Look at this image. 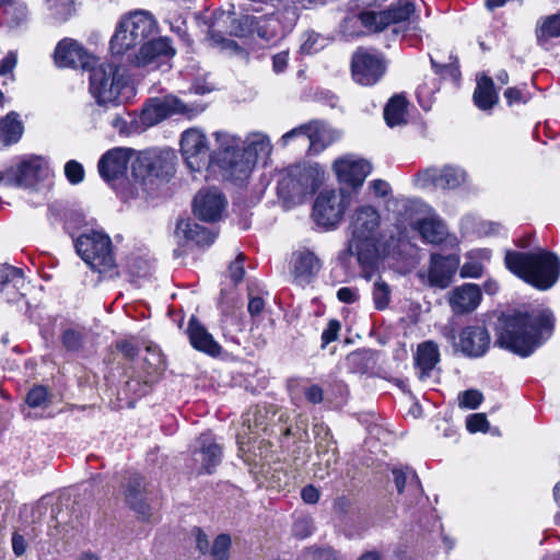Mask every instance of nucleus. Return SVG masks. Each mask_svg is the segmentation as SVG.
<instances>
[{
    "instance_id": "f257e3e1",
    "label": "nucleus",
    "mask_w": 560,
    "mask_h": 560,
    "mask_svg": "<svg viewBox=\"0 0 560 560\" xmlns=\"http://www.w3.org/2000/svg\"><path fill=\"white\" fill-rule=\"evenodd\" d=\"M553 327V315L546 307L511 310L498 318L494 343L527 358L551 337Z\"/></svg>"
},
{
    "instance_id": "f03ea898",
    "label": "nucleus",
    "mask_w": 560,
    "mask_h": 560,
    "mask_svg": "<svg viewBox=\"0 0 560 560\" xmlns=\"http://www.w3.org/2000/svg\"><path fill=\"white\" fill-rule=\"evenodd\" d=\"M380 225L381 215L374 207H359L351 218V237L339 258L347 261L355 256L363 268L372 267L380 256Z\"/></svg>"
},
{
    "instance_id": "7ed1b4c3",
    "label": "nucleus",
    "mask_w": 560,
    "mask_h": 560,
    "mask_svg": "<svg viewBox=\"0 0 560 560\" xmlns=\"http://www.w3.org/2000/svg\"><path fill=\"white\" fill-rule=\"evenodd\" d=\"M504 262L511 272L538 290L552 288L560 277V258L544 248L508 250Z\"/></svg>"
},
{
    "instance_id": "20e7f679",
    "label": "nucleus",
    "mask_w": 560,
    "mask_h": 560,
    "mask_svg": "<svg viewBox=\"0 0 560 560\" xmlns=\"http://www.w3.org/2000/svg\"><path fill=\"white\" fill-rule=\"evenodd\" d=\"M318 165H293L279 174L277 195L288 209L302 203L322 183Z\"/></svg>"
},
{
    "instance_id": "39448f33",
    "label": "nucleus",
    "mask_w": 560,
    "mask_h": 560,
    "mask_svg": "<svg viewBox=\"0 0 560 560\" xmlns=\"http://www.w3.org/2000/svg\"><path fill=\"white\" fill-rule=\"evenodd\" d=\"M89 71L90 91L98 105H119L129 90V78L126 70L113 62L94 63Z\"/></svg>"
},
{
    "instance_id": "423d86ee",
    "label": "nucleus",
    "mask_w": 560,
    "mask_h": 560,
    "mask_svg": "<svg viewBox=\"0 0 560 560\" xmlns=\"http://www.w3.org/2000/svg\"><path fill=\"white\" fill-rule=\"evenodd\" d=\"M156 32V22L147 11H136L122 18L109 42L113 56L128 54L142 46Z\"/></svg>"
},
{
    "instance_id": "0eeeda50",
    "label": "nucleus",
    "mask_w": 560,
    "mask_h": 560,
    "mask_svg": "<svg viewBox=\"0 0 560 560\" xmlns=\"http://www.w3.org/2000/svg\"><path fill=\"white\" fill-rule=\"evenodd\" d=\"M217 148L211 153L210 163L217 165L223 175L234 182H242L249 175V162L245 160L242 139L226 131L213 133Z\"/></svg>"
},
{
    "instance_id": "6e6552de",
    "label": "nucleus",
    "mask_w": 560,
    "mask_h": 560,
    "mask_svg": "<svg viewBox=\"0 0 560 560\" xmlns=\"http://www.w3.org/2000/svg\"><path fill=\"white\" fill-rule=\"evenodd\" d=\"M74 246L77 253L93 270L110 278L117 275L112 241L108 235L91 231L80 235Z\"/></svg>"
},
{
    "instance_id": "1a4fd4ad",
    "label": "nucleus",
    "mask_w": 560,
    "mask_h": 560,
    "mask_svg": "<svg viewBox=\"0 0 560 560\" xmlns=\"http://www.w3.org/2000/svg\"><path fill=\"white\" fill-rule=\"evenodd\" d=\"M131 172L135 179L143 185L154 179H168L174 173V155L171 151L140 152L131 163Z\"/></svg>"
},
{
    "instance_id": "9d476101",
    "label": "nucleus",
    "mask_w": 560,
    "mask_h": 560,
    "mask_svg": "<svg viewBox=\"0 0 560 560\" xmlns=\"http://www.w3.org/2000/svg\"><path fill=\"white\" fill-rule=\"evenodd\" d=\"M350 196L342 190H323L314 202L313 218L318 225L335 228L349 207Z\"/></svg>"
},
{
    "instance_id": "9b49d317",
    "label": "nucleus",
    "mask_w": 560,
    "mask_h": 560,
    "mask_svg": "<svg viewBox=\"0 0 560 560\" xmlns=\"http://www.w3.org/2000/svg\"><path fill=\"white\" fill-rule=\"evenodd\" d=\"M415 9L412 0H399L396 4H393L385 11H362L359 19L368 31L378 33L390 24H398L409 20L413 14Z\"/></svg>"
},
{
    "instance_id": "f8f14e48",
    "label": "nucleus",
    "mask_w": 560,
    "mask_h": 560,
    "mask_svg": "<svg viewBox=\"0 0 560 560\" xmlns=\"http://www.w3.org/2000/svg\"><path fill=\"white\" fill-rule=\"evenodd\" d=\"M386 71L382 55L358 49L351 59V73L354 82L363 86L377 83Z\"/></svg>"
},
{
    "instance_id": "ddd939ff",
    "label": "nucleus",
    "mask_w": 560,
    "mask_h": 560,
    "mask_svg": "<svg viewBox=\"0 0 560 560\" xmlns=\"http://www.w3.org/2000/svg\"><path fill=\"white\" fill-rule=\"evenodd\" d=\"M180 152L191 172H200L210 164L211 153L207 137L197 128H190L183 132Z\"/></svg>"
},
{
    "instance_id": "4468645a",
    "label": "nucleus",
    "mask_w": 560,
    "mask_h": 560,
    "mask_svg": "<svg viewBox=\"0 0 560 560\" xmlns=\"http://www.w3.org/2000/svg\"><path fill=\"white\" fill-rule=\"evenodd\" d=\"M300 137L308 142V151L312 154H318L331 144L338 138V135L326 124L312 121L285 132L281 137V142L287 145L292 139Z\"/></svg>"
},
{
    "instance_id": "2eb2a0df",
    "label": "nucleus",
    "mask_w": 560,
    "mask_h": 560,
    "mask_svg": "<svg viewBox=\"0 0 560 560\" xmlns=\"http://www.w3.org/2000/svg\"><path fill=\"white\" fill-rule=\"evenodd\" d=\"M50 175L48 163L42 156L23 160L15 168L4 173L5 186L31 187Z\"/></svg>"
},
{
    "instance_id": "dca6fc26",
    "label": "nucleus",
    "mask_w": 560,
    "mask_h": 560,
    "mask_svg": "<svg viewBox=\"0 0 560 560\" xmlns=\"http://www.w3.org/2000/svg\"><path fill=\"white\" fill-rule=\"evenodd\" d=\"M175 55L170 39L161 37L158 39H148L137 54L128 55V60L136 67H143L150 70L167 66L168 61Z\"/></svg>"
},
{
    "instance_id": "f3484780",
    "label": "nucleus",
    "mask_w": 560,
    "mask_h": 560,
    "mask_svg": "<svg viewBox=\"0 0 560 560\" xmlns=\"http://www.w3.org/2000/svg\"><path fill=\"white\" fill-rule=\"evenodd\" d=\"M467 179V173L459 166L445 165L441 168L431 166L416 175V183L421 188L434 186L442 189H455Z\"/></svg>"
},
{
    "instance_id": "a211bd4d",
    "label": "nucleus",
    "mask_w": 560,
    "mask_h": 560,
    "mask_svg": "<svg viewBox=\"0 0 560 560\" xmlns=\"http://www.w3.org/2000/svg\"><path fill=\"white\" fill-rule=\"evenodd\" d=\"M459 267V256L450 254L443 256L434 253L430 257V265L427 275L419 272V277L425 279L427 283L436 289L447 288Z\"/></svg>"
},
{
    "instance_id": "6ab92c4d",
    "label": "nucleus",
    "mask_w": 560,
    "mask_h": 560,
    "mask_svg": "<svg viewBox=\"0 0 560 560\" xmlns=\"http://www.w3.org/2000/svg\"><path fill=\"white\" fill-rule=\"evenodd\" d=\"M54 57L58 67L89 70L96 63L94 56L90 55L77 40L70 38L58 43Z\"/></svg>"
},
{
    "instance_id": "aec40b11",
    "label": "nucleus",
    "mask_w": 560,
    "mask_h": 560,
    "mask_svg": "<svg viewBox=\"0 0 560 560\" xmlns=\"http://www.w3.org/2000/svg\"><path fill=\"white\" fill-rule=\"evenodd\" d=\"M133 153L132 149L120 147L105 152L97 163L101 177L107 183L124 177Z\"/></svg>"
},
{
    "instance_id": "412c9836",
    "label": "nucleus",
    "mask_w": 560,
    "mask_h": 560,
    "mask_svg": "<svg viewBox=\"0 0 560 560\" xmlns=\"http://www.w3.org/2000/svg\"><path fill=\"white\" fill-rule=\"evenodd\" d=\"M332 167L339 182L353 188L361 186L372 170L368 161L354 155L339 158L334 162Z\"/></svg>"
},
{
    "instance_id": "4be33fe9",
    "label": "nucleus",
    "mask_w": 560,
    "mask_h": 560,
    "mask_svg": "<svg viewBox=\"0 0 560 560\" xmlns=\"http://www.w3.org/2000/svg\"><path fill=\"white\" fill-rule=\"evenodd\" d=\"M226 207V199L217 188L200 190L194 199V212L202 221L219 220Z\"/></svg>"
},
{
    "instance_id": "5701e85b",
    "label": "nucleus",
    "mask_w": 560,
    "mask_h": 560,
    "mask_svg": "<svg viewBox=\"0 0 560 560\" xmlns=\"http://www.w3.org/2000/svg\"><path fill=\"white\" fill-rule=\"evenodd\" d=\"M125 500L142 520H149L153 508L150 503V493L143 485V478L131 475L125 486Z\"/></svg>"
},
{
    "instance_id": "b1692460",
    "label": "nucleus",
    "mask_w": 560,
    "mask_h": 560,
    "mask_svg": "<svg viewBox=\"0 0 560 560\" xmlns=\"http://www.w3.org/2000/svg\"><path fill=\"white\" fill-rule=\"evenodd\" d=\"M222 457L221 446L211 433L201 434L196 441L192 458L202 472L211 474L220 464Z\"/></svg>"
},
{
    "instance_id": "393cba45",
    "label": "nucleus",
    "mask_w": 560,
    "mask_h": 560,
    "mask_svg": "<svg viewBox=\"0 0 560 560\" xmlns=\"http://www.w3.org/2000/svg\"><path fill=\"white\" fill-rule=\"evenodd\" d=\"M490 345L488 330L481 326L465 327L459 334V349L467 357L483 355Z\"/></svg>"
},
{
    "instance_id": "a878e982",
    "label": "nucleus",
    "mask_w": 560,
    "mask_h": 560,
    "mask_svg": "<svg viewBox=\"0 0 560 560\" xmlns=\"http://www.w3.org/2000/svg\"><path fill=\"white\" fill-rule=\"evenodd\" d=\"M175 236L178 238V242L203 247L210 246L214 242L217 234L190 219H182L176 224Z\"/></svg>"
},
{
    "instance_id": "bb28decb",
    "label": "nucleus",
    "mask_w": 560,
    "mask_h": 560,
    "mask_svg": "<svg viewBox=\"0 0 560 560\" xmlns=\"http://www.w3.org/2000/svg\"><path fill=\"white\" fill-rule=\"evenodd\" d=\"M481 301V291L477 284L464 283L452 290L450 305L455 314L470 313Z\"/></svg>"
},
{
    "instance_id": "cd10ccee",
    "label": "nucleus",
    "mask_w": 560,
    "mask_h": 560,
    "mask_svg": "<svg viewBox=\"0 0 560 560\" xmlns=\"http://www.w3.org/2000/svg\"><path fill=\"white\" fill-rule=\"evenodd\" d=\"M245 160H248L249 173L259 160H267L272 152L269 137L262 132H252L242 140Z\"/></svg>"
},
{
    "instance_id": "c85d7f7f",
    "label": "nucleus",
    "mask_w": 560,
    "mask_h": 560,
    "mask_svg": "<svg viewBox=\"0 0 560 560\" xmlns=\"http://www.w3.org/2000/svg\"><path fill=\"white\" fill-rule=\"evenodd\" d=\"M187 332L189 341L196 350L212 357L221 353V346L194 316L189 319Z\"/></svg>"
},
{
    "instance_id": "c756f323",
    "label": "nucleus",
    "mask_w": 560,
    "mask_h": 560,
    "mask_svg": "<svg viewBox=\"0 0 560 560\" xmlns=\"http://www.w3.org/2000/svg\"><path fill=\"white\" fill-rule=\"evenodd\" d=\"M292 264L295 279L305 282L314 278L322 268V262L317 256L307 249L294 253Z\"/></svg>"
},
{
    "instance_id": "7c9ffc66",
    "label": "nucleus",
    "mask_w": 560,
    "mask_h": 560,
    "mask_svg": "<svg viewBox=\"0 0 560 560\" xmlns=\"http://www.w3.org/2000/svg\"><path fill=\"white\" fill-rule=\"evenodd\" d=\"M416 368L419 370V378L425 380L440 361L439 347L434 341H424L417 348L415 355Z\"/></svg>"
},
{
    "instance_id": "2f4dec72",
    "label": "nucleus",
    "mask_w": 560,
    "mask_h": 560,
    "mask_svg": "<svg viewBox=\"0 0 560 560\" xmlns=\"http://www.w3.org/2000/svg\"><path fill=\"white\" fill-rule=\"evenodd\" d=\"M412 230L417 231L422 240L431 244H440L447 235L446 226L435 218H423L410 223Z\"/></svg>"
},
{
    "instance_id": "473e14b6",
    "label": "nucleus",
    "mask_w": 560,
    "mask_h": 560,
    "mask_svg": "<svg viewBox=\"0 0 560 560\" xmlns=\"http://www.w3.org/2000/svg\"><path fill=\"white\" fill-rule=\"evenodd\" d=\"M186 105L174 96H166L163 100H156L151 107L147 108L143 113L145 118L151 119V122H158L173 114L184 113Z\"/></svg>"
},
{
    "instance_id": "72a5a7b5",
    "label": "nucleus",
    "mask_w": 560,
    "mask_h": 560,
    "mask_svg": "<svg viewBox=\"0 0 560 560\" xmlns=\"http://www.w3.org/2000/svg\"><path fill=\"white\" fill-rule=\"evenodd\" d=\"M394 482L398 493L408 492L411 497L421 494V483L415 470L411 468H395L393 469Z\"/></svg>"
},
{
    "instance_id": "f704fd0d",
    "label": "nucleus",
    "mask_w": 560,
    "mask_h": 560,
    "mask_svg": "<svg viewBox=\"0 0 560 560\" xmlns=\"http://www.w3.org/2000/svg\"><path fill=\"white\" fill-rule=\"evenodd\" d=\"M474 102L481 110H488L498 102V94L491 78L483 75L477 81L474 92Z\"/></svg>"
},
{
    "instance_id": "c9c22d12",
    "label": "nucleus",
    "mask_w": 560,
    "mask_h": 560,
    "mask_svg": "<svg viewBox=\"0 0 560 560\" xmlns=\"http://www.w3.org/2000/svg\"><path fill=\"white\" fill-rule=\"evenodd\" d=\"M407 100L401 95L393 96L384 108V119L389 127L406 125Z\"/></svg>"
},
{
    "instance_id": "e433bc0d",
    "label": "nucleus",
    "mask_w": 560,
    "mask_h": 560,
    "mask_svg": "<svg viewBox=\"0 0 560 560\" xmlns=\"http://www.w3.org/2000/svg\"><path fill=\"white\" fill-rule=\"evenodd\" d=\"M46 18L54 24L68 21L74 14V0H45Z\"/></svg>"
},
{
    "instance_id": "4c0bfd02",
    "label": "nucleus",
    "mask_w": 560,
    "mask_h": 560,
    "mask_svg": "<svg viewBox=\"0 0 560 560\" xmlns=\"http://www.w3.org/2000/svg\"><path fill=\"white\" fill-rule=\"evenodd\" d=\"M560 37V13L541 18L536 26V38L539 46L549 39Z\"/></svg>"
},
{
    "instance_id": "58836bf2",
    "label": "nucleus",
    "mask_w": 560,
    "mask_h": 560,
    "mask_svg": "<svg viewBox=\"0 0 560 560\" xmlns=\"http://www.w3.org/2000/svg\"><path fill=\"white\" fill-rule=\"evenodd\" d=\"M281 23L275 14L256 16L254 33L265 42H271L280 36Z\"/></svg>"
},
{
    "instance_id": "ea45409f",
    "label": "nucleus",
    "mask_w": 560,
    "mask_h": 560,
    "mask_svg": "<svg viewBox=\"0 0 560 560\" xmlns=\"http://www.w3.org/2000/svg\"><path fill=\"white\" fill-rule=\"evenodd\" d=\"M23 132V127L13 112L9 113L0 120V141L9 145L19 141Z\"/></svg>"
},
{
    "instance_id": "a19ab883",
    "label": "nucleus",
    "mask_w": 560,
    "mask_h": 560,
    "mask_svg": "<svg viewBox=\"0 0 560 560\" xmlns=\"http://www.w3.org/2000/svg\"><path fill=\"white\" fill-rule=\"evenodd\" d=\"M490 250L486 248L475 249L467 254V261L460 268L463 278H478L481 276L483 267L480 260H488Z\"/></svg>"
},
{
    "instance_id": "79ce46f5",
    "label": "nucleus",
    "mask_w": 560,
    "mask_h": 560,
    "mask_svg": "<svg viewBox=\"0 0 560 560\" xmlns=\"http://www.w3.org/2000/svg\"><path fill=\"white\" fill-rule=\"evenodd\" d=\"M3 8L4 19L10 27H18L27 21L28 10L25 3L12 0Z\"/></svg>"
},
{
    "instance_id": "37998d69",
    "label": "nucleus",
    "mask_w": 560,
    "mask_h": 560,
    "mask_svg": "<svg viewBox=\"0 0 560 560\" xmlns=\"http://www.w3.org/2000/svg\"><path fill=\"white\" fill-rule=\"evenodd\" d=\"M326 46V38L314 31H307L302 36L300 51L303 55H312Z\"/></svg>"
},
{
    "instance_id": "c03bdc74",
    "label": "nucleus",
    "mask_w": 560,
    "mask_h": 560,
    "mask_svg": "<svg viewBox=\"0 0 560 560\" xmlns=\"http://www.w3.org/2000/svg\"><path fill=\"white\" fill-rule=\"evenodd\" d=\"M267 409L266 407L256 406L253 410L248 411L244 418V425L250 433L255 430H266L267 428Z\"/></svg>"
},
{
    "instance_id": "a18cd8bd",
    "label": "nucleus",
    "mask_w": 560,
    "mask_h": 560,
    "mask_svg": "<svg viewBox=\"0 0 560 560\" xmlns=\"http://www.w3.org/2000/svg\"><path fill=\"white\" fill-rule=\"evenodd\" d=\"M256 16L254 15H242L238 19H234L231 25V35L236 37H245L254 33V25Z\"/></svg>"
},
{
    "instance_id": "49530a36",
    "label": "nucleus",
    "mask_w": 560,
    "mask_h": 560,
    "mask_svg": "<svg viewBox=\"0 0 560 560\" xmlns=\"http://www.w3.org/2000/svg\"><path fill=\"white\" fill-rule=\"evenodd\" d=\"M13 283V287L26 285L25 278L21 269L12 266L0 268V288Z\"/></svg>"
},
{
    "instance_id": "de8ad7c7",
    "label": "nucleus",
    "mask_w": 560,
    "mask_h": 560,
    "mask_svg": "<svg viewBox=\"0 0 560 560\" xmlns=\"http://www.w3.org/2000/svg\"><path fill=\"white\" fill-rule=\"evenodd\" d=\"M373 301L377 310H384L387 307L390 301V289L385 281H375L373 288Z\"/></svg>"
},
{
    "instance_id": "09e8293b",
    "label": "nucleus",
    "mask_w": 560,
    "mask_h": 560,
    "mask_svg": "<svg viewBox=\"0 0 560 560\" xmlns=\"http://www.w3.org/2000/svg\"><path fill=\"white\" fill-rule=\"evenodd\" d=\"M231 545V538L229 535H219L212 545L211 556L213 560H229V549Z\"/></svg>"
},
{
    "instance_id": "8fccbe9b",
    "label": "nucleus",
    "mask_w": 560,
    "mask_h": 560,
    "mask_svg": "<svg viewBox=\"0 0 560 560\" xmlns=\"http://www.w3.org/2000/svg\"><path fill=\"white\" fill-rule=\"evenodd\" d=\"M209 42L210 45L217 48H220L221 50H229V51H238L241 50V47L238 44L221 34L220 32L215 30H211L209 33Z\"/></svg>"
},
{
    "instance_id": "3c124183",
    "label": "nucleus",
    "mask_w": 560,
    "mask_h": 560,
    "mask_svg": "<svg viewBox=\"0 0 560 560\" xmlns=\"http://www.w3.org/2000/svg\"><path fill=\"white\" fill-rule=\"evenodd\" d=\"M483 396L478 389H467L458 395V406L466 409H476L482 402Z\"/></svg>"
},
{
    "instance_id": "603ef678",
    "label": "nucleus",
    "mask_w": 560,
    "mask_h": 560,
    "mask_svg": "<svg viewBox=\"0 0 560 560\" xmlns=\"http://www.w3.org/2000/svg\"><path fill=\"white\" fill-rule=\"evenodd\" d=\"M432 68L434 69V72L439 75L445 77L450 75L454 79L458 75V67H457V59L450 55V62L448 63H440L435 60L433 56H430Z\"/></svg>"
},
{
    "instance_id": "864d4df0",
    "label": "nucleus",
    "mask_w": 560,
    "mask_h": 560,
    "mask_svg": "<svg viewBox=\"0 0 560 560\" xmlns=\"http://www.w3.org/2000/svg\"><path fill=\"white\" fill-rule=\"evenodd\" d=\"M148 357L144 358L149 365L148 373H158L164 369V359L156 346L147 347Z\"/></svg>"
},
{
    "instance_id": "5fc2aeb1",
    "label": "nucleus",
    "mask_w": 560,
    "mask_h": 560,
    "mask_svg": "<svg viewBox=\"0 0 560 560\" xmlns=\"http://www.w3.org/2000/svg\"><path fill=\"white\" fill-rule=\"evenodd\" d=\"M61 341L68 351L74 352L82 348L83 336L80 331L69 328L62 332Z\"/></svg>"
},
{
    "instance_id": "6e6d98bb",
    "label": "nucleus",
    "mask_w": 560,
    "mask_h": 560,
    "mask_svg": "<svg viewBox=\"0 0 560 560\" xmlns=\"http://www.w3.org/2000/svg\"><path fill=\"white\" fill-rule=\"evenodd\" d=\"M65 174L67 179L73 184L77 185L81 183L84 178V168L82 164L79 162L71 160L66 163L65 165Z\"/></svg>"
},
{
    "instance_id": "4d7b16f0",
    "label": "nucleus",
    "mask_w": 560,
    "mask_h": 560,
    "mask_svg": "<svg viewBox=\"0 0 560 560\" xmlns=\"http://www.w3.org/2000/svg\"><path fill=\"white\" fill-rule=\"evenodd\" d=\"M244 259L245 256L241 253L237 255L236 259L229 266V277L231 278L234 284H238L244 278Z\"/></svg>"
},
{
    "instance_id": "13d9d810",
    "label": "nucleus",
    "mask_w": 560,
    "mask_h": 560,
    "mask_svg": "<svg viewBox=\"0 0 560 560\" xmlns=\"http://www.w3.org/2000/svg\"><path fill=\"white\" fill-rule=\"evenodd\" d=\"M467 430L471 433L475 432H487L489 429V422L483 413H475L466 420Z\"/></svg>"
},
{
    "instance_id": "bf43d9fd",
    "label": "nucleus",
    "mask_w": 560,
    "mask_h": 560,
    "mask_svg": "<svg viewBox=\"0 0 560 560\" xmlns=\"http://www.w3.org/2000/svg\"><path fill=\"white\" fill-rule=\"evenodd\" d=\"M47 400V390L43 386H36L31 389L26 396V402L30 407L36 408L45 405Z\"/></svg>"
},
{
    "instance_id": "052dcab7",
    "label": "nucleus",
    "mask_w": 560,
    "mask_h": 560,
    "mask_svg": "<svg viewBox=\"0 0 560 560\" xmlns=\"http://www.w3.org/2000/svg\"><path fill=\"white\" fill-rule=\"evenodd\" d=\"M314 530L313 522L310 517L303 516L295 520L293 533L300 538L310 536Z\"/></svg>"
},
{
    "instance_id": "680f3d73",
    "label": "nucleus",
    "mask_w": 560,
    "mask_h": 560,
    "mask_svg": "<svg viewBox=\"0 0 560 560\" xmlns=\"http://www.w3.org/2000/svg\"><path fill=\"white\" fill-rule=\"evenodd\" d=\"M341 325L336 319H330L327 327L322 334V348H325L328 343L335 341L338 338Z\"/></svg>"
},
{
    "instance_id": "e2e57ef3",
    "label": "nucleus",
    "mask_w": 560,
    "mask_h": 560,
    "mask_svg": "<svg viewBox=\"0 0 560 560\" xmlns=\"http://www.w3.org/2000/svg\"><path fill=\"white\" fill-rule=\"evenodd\" d=\"M303 393L306 400L311 404L316 405L323 401L324 392L322 387L317 384H312L310 386L304 387Z\"/></svg>"
},
{
    "instance_id": "0e129e2a",
    "label": "nucleus",
    "mask_w": 560,
    "mask_h": 560,
    "mask_svg": "<svg viewBox=\"0 0 560 560\" xmlns=\"http://www.w3.org/2000/svg\"><path fill=\"white\" fill-rule=\"evenodd\" d=\"M289 63V50L272 56V71L277 74L284 72Z\"/></svg>"
},
{
    "instance_id": "69168bd1",
    "label": "nucleus",
    "mask_w": 560,
    "mask_h": 560,
    "mask_svg": "<svg viewBox=\"0 0 560 560\" xmlns=\"http://www.w3.org/2000/svg\"><path fill=\"white\" fill-rule=\"evenodd\" d=\"M18 62V56L14 51H9L8 55L0 61V75L12 73Z\"/></svg>"
},
{
    "instance_id": "338daca9",
    "label": "nucleus",
    "mask_w": 560,
    "mask_h": 560,
    "mask_svg": "<svg viewBox=\"0 0 560 560\" xmlns=\"http://www.w3.org/2000/svg\"><path fill=\"white\" fill-rule=\"evenodd\" d=\"M337 298L340 302L352 304L358 301V290L349 287H342L337 291Z\"/></svg>"
},
{
    "instance_id": "774afa93",
    "label": "nucleus",
    "mask_w": 560,
    "mask_h": 560,
    "mask_svg": "<svg viewBox=\"0 0 560 560\" xmlns=\"http://www.w3.org/2000/svg\"><path fill=\"white\" fill-rule=\"evenodd\" d=\"M370 188L376 197H386L390 192L389 184L382 179L372 180Z\"/></svg>"
}]
</instances>
